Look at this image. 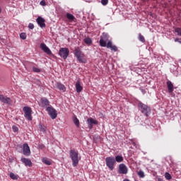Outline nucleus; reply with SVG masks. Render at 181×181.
Segmentation results:
<instances>
[{
    "label": "nucleus",
    "mask_w": 181,
    "mask_h": 181,
    "mask_svg": "<svg viewBox=\"0 0 181 181\" xmlns=\"http://www.w3.org/2000/svg\"><path fill=\"white\" fill-rule=\"evenodd\" d=\"M69 157L72 160V166L76 168L77 165H78V162H80L81 157H80V154L78 151H76V150H70L69 151Z\"/></svg>",
    "instance_id": "1"
},
{
    "label": "nucleus",
    "mask_w": 181,
    "mask_h": 181,
    "mask_svg": "<svg viewBox=\"0 0 181 181\" xmlns=\"http://www.w3.org/2000/svg\"><path fill=\"white\" fill-rule=\"evenodd\" d=\"M74 57H76L79 63H83V64L87 63L86 55L84 54V53L81 52V49L79 47L76 48L74 49Z\"/></svg>",
    "instance_id": "2"
},
{
    "label": "nucleus",
    "mask_w": 181,
    "mask_h": 181,
    "mask_svg": "<svg viewBox=\"0 0 181 181\" xmlns=\"http://www.w3.org/2000/svg\"><path fill=\"white\" fill-rule=\"evenodd\" d=\"M139 108H140V111L146 117H149V113L151 112V107L148 105L142 103V102L139 103L138 104Z\"/></svg>",
    "instance_id": "3"
},
{
    "label": "nucleus",
    "mask_w": 181,
    "mask_h": 181,
    "mask_svg": "<svg viewBox=\"0 0 181 181\" xmlns=\"http://www.w3.org/2000/svg\"><path fill=\"white\" fill-rule=\"evenodd\" d=\"M106 166L110 170H114V166H115V158L114 156L106 157L105 158Z\"/></svg>",
    "instance_id": "4"
},
{
    "label": "nucleus",
    "mask_w": 181,
    "mask_h": 181,
    "mask_svg": "<svg viewBox=\"0 0 181 181\" xmlns=\"http://www.w3.org/2000/svg\"><path fill=\"white\" fill-rule=\"evenodd\" d=\"M23 111L24 112V117L28 121H32V108L29 106H25L23 108Z\"/></svg>",
    "instance_id": "5"
},
{
    "label": "nucleus",
    "mask_w": 181,
    "mask_h": 181,
    "mask_svg": "<svg viewBox=\"0 0 181 181\" xmlns=\"http://www.w3.org/2000/svg\"><path fill=\"white\" fill-rule=\"evenodd\" d=\"M46 111L52 119H56V118H57V110H56V109H54L53 107H47Z\"/></svg>",
    "instance_id": "6"
},
{
    "label": "nucleus",
    "mask_w": 181,
    "mask_h": 181,
    "mask_svg": "<svg viewBox=\"0 0 181 181\" xmlns=\"http://www.w3.org/2000/svg\"><path fill=\"white\" fill-rule=\"evenodd\" d=\"M69 54H70V51L69 50V48L62 47L59 49V56H60V57H62L64 60H66V59L69 57Z\"/></svg>",
    "instance_id": "7"
},
{
    "label": "nucleus",
    "mask_w": 181,
    "mask_h": 181,
    "mask_svg": "<svg viewBox=\"0 0 181 181\" xmlns=\"http://www.w3.org/2000/svg\"><path fill=\"white\" fill-rule=\"evenodd\" d=\"M86 124L89 129H93L94 125H98V121L93 117H90L87 119Z\"/></svg>",
    "instance_id": "8"
},
{
    "label": "nucleus",
    "mask_w": 181,
    "mask_h": 181,
    "mask_svg": "<svg viewBox=\"0 0 181 181\" xmlns=\"http://www.w3.org/2000/svg\"><path fill=\"white\" fill-rule=\"evenodd\" d=\"M0 101L1 103H3V104H7V105H11L13 101L11 98H8V96H5L4 95L0 94Z\"/></svg>",
    "instance_id": "9"
},
{
    "label": "nucleus",
    "mask_w": 181,
    "mask_h": 181,
    "mask_svg": "<svg viewBox=\"0 0 181 181\" xmlns=\"http://www.w3.org/2000/svg\"><path fill=\"white\" fill-rule=\"evenodd\" d=\"M118 173L121 175H127V173H128V167L124 163L119 164Z\"/></svg>",
    "instance_id": "10"
},
{
    "label": "nucleus",
    "mask_w": 181,
    "mask_h": 181,
    "mask_svg": "<svg viewBox=\"0 0 181 181\" xmlns=\"http://www.w3.org/2000/svg\"><path fill=\"white\" fill-rule=\"evenodd\" d=\"M21 162L25 165V166H28V168H32L33 166V163H32V160L30 158H26L25 157H21Z\"/></svg>",
    "instance_id": "11"
},
{
    "label": "nucleus",
    "mask_w": 181,
    "mask_h": 181,
    "mask_svg": "<svg viewBox=\"0 0 181 181\" xmlns=\"http://www.w3.org/2000/svg\"><path fill=\"white\" fill-rule=\"evenodd\" d=\"M23 153L25 156H30V148L28 144L23 145Z\"/></svg>",
    "instance_id": "12"
},
{
    "label": "nucleus",
    "mask_w": 181,
    "mask_h": 181,
    "mask_svg": "<svg viewBox=\"0 0 181 181\" xmlns=\"http://www.w3.org/2000/svg\"><path fill=\"white\" fill-rule=\"evenodd\" d=\"M36 22L37 25H40V28H41L42 29H43V28H46V23H45V22H46V20H45V18L39 16L36 19Z\"/></svg>",
    "instance_id": "13"
},
{
    "label": "nucleus",
    "mask_w": 181,
    "mask_h": 181,
    "mask_svg": "<svg viewBox=\"0 0 181 181\" xmlns=\"http://www.w3.org/2000/svg\"><path fill=\"white\" fill-rule=\"evenodd\" d=\"M40 49L43 51L44 53H46L47 54L49 55L52 54V51L50 50L49 48H48L46 46V44L44 42H42L40 45Z\"/></svg>",
    "instance_id": "14"
},
{
    "label": "nucleus",
    "mask_w": 181,
    "mask_h": 181,
    "mask_svg": "<svg viewBox=\"0 0 181 181\" xmlns=\"http://www.w3.org/2000/svg\"><path fill=\"white\" fill-rule=\"evenodd\" d=\"M55 87L56 88H58V90H59V91H62V93H66V86L62 84V83L60 82H57L55 83Z\"/></svg>",
    "instance_id": "15"
},
{
    "label": "nucleus",
    "mask_w": 181,
    "mask_h": 181,
    "mask_svg": "<svg viewBox=\"0 0 181 181\" xmlns=\"http://www.w3.org/2000/svg\"><path fill=\"white\" fill-rule=\"evenodd\" d=\"M167 88H168V92L169 94H172L175 90V86H173V83H172V81H167Z\"/></svg>",
    "instance_id": "16"
},
{
    "label": "nucleus",
    "mask_w": 181,
    "mask_h": 181,
    "mask_svg": "<svg viewBox=\"0 0 181 181\" xmlns=\"http://www.w3.org/2000/svg\"><path fill=\"white\" fill-rule=\"evenodd\" d=\"M40 101H41V107L42 108H45V107H49V105H50V102H49V100H47V98H41Z\"/></svg>",
    "instance_id": "17"
},
{
    "label": "nucleus",
    "mask_w": 181,
    "mask_h": 181,
    "mask_svg": "<svg viewBox=\"0 0 181 181\" xmlns=\"http://www.w3.org/2000/svg\"><path fill=\"white\" fill-rule=\"evenodd\" d=\"M76 93H81L83 91V86H81V84L80 83V81H78L76 83L75 85Z\"/></svg>",
    "instance_id": "18"
},
{
    "label": "nucleus",
    "mask_w": 181,
    "mask_h": 181,
    "mask_svg": "<svg viewBox=\"0 0 181 181\" xmlns=\"http://www.w3.org/2000/svg\"><path fill=\"white\" fill-rule=\"evenodd\" d=\"M66 18L69 22H74V20L76 19V17L70 13H66Z\"/></svg>",
    "instance_id": "19"
},
{
    "label": "nucleus",
    "mask_w": 181,
    "mask_h": 181,
    "mask_svg": "<svg viewBox=\"0 0 181 181\" xmlns=\"http://www.w3.org/2000/svg\"><path fill=\"white\" fill-rule=\"evenodd\" d=\"M115 160V163L117 162V163H121V162L124 161V157H122L121 155L116 156Z\"/></svg>",
    "instance_id": "20"
},
{
    "label": "nucleus",
    "mask_w": 181,
    "mask_h": 181,
    "mask_svg": "<svg viewBox=\"0 0 181 181\" xmlns=\"http://www.w3.org/2000/svg\"><path fill=\"white\" fill-rule=\"evenodd\" d=\"M42 163H45V165H47L48 166H50L52 165V160H49L47 158H42Z\"/></svg>",
    "instance_id": "21"
},
{
    "label": "nucleus",
    "mask_w": 181,
    "mask_h": 181,
    "mask_svg": "<svg viewBox=\"0 0 181 181\" xmlns=\"http://www.w3.org/2000/svg\"><path fill=\"white\" fill-rule=\"evenodd\" d=\"M100 39H102V40H105L106 42H108V39H110V35H108L105 33H103V35L100 36Z\"/></svg>",
    "instance_id": "22"
},
{
    "label": "nucleus",
    "mask_w": 181,
    "mask_h": 181,
    "mask_svg": "<svg viewBox=\"0 0 181 181\" xmlns=\"http://www.w3.org/2000/svg\"><path fill=\"white\" fill-rule=\"evenodd\" d=\"M74 123L78 128L80 127V120L76 117H74L73 119Z\"/></svg>",
    "instance_id": "23"
},
{
    "label": "nucleus",
    "mask_w": 181,
    "mask_h": 181,
    "mask_svg": "<svg viewBox=\"0 0 181 181\" xmlns=\"http://www.w3.org/2000/svg\"><path fill=\"white\" fill-rule=\"evenodd\" d=\"M100 45L102 47H107V41H105L104 40H102L100 38V41H99Z\"/></svg>",
    "instance_id": "24"
},
{
    "label": "nucleus",
    "mask_w": 181,
    "mask_h": 181,
    "mask_svg": "<svg viewBox=\"0 0 181 181\" xmlns=\"http://www.w3.org/2000/svg\"><path fill=\"white\" fill-rule=\"evenodd\" d=\"M137 175L139 177H141V179H144V177H145V173L141 170L137 173Z\"/></svg>",
    "instance_id": "25"
},
{
    "label": "nucleus",
    "mask_w": 181,
    "mask_h": 181,
    "mask_svg": "<svg viewBox=\"0 0 181 181\" xmlns=\"http://www.w3.org/2000/svg\"><path fill=\"white\" fill-rule=\"evenodd\" d=\"M83 40L86 45H91V43H93V40L90 37H86Z\"/></svg>",
    "instance_id": "26"
},
{
    "label": "nucleus",
    "mask_w": 181,
    "mask_h": 181,
    "mask_svg": "<svg viewBox=\"0 0 181 181\" xmlns=\"http://www.w3.org/2000/svg\"><path fill=\"white\" fill-rule=\"evenodd\" d=\"M10 177L13 179V180H18V175H15L13 173H10Z\"/></svg>",
    "instance_id": "27"
},
{
    "label": "nucleus",
    "mask_w": 181,
    "mask_h": 181,
    "mask_svg": "<svg viewBox=\"0 0 181 181\" xmlns=\"http://www.w3.org/2000/svg\"><path fill=\"white\" fill-rule=\"evenodd\" d=\"M139 40L142 43H145V37L141 34L139 35Z\"/></svg>",
    "instance_id": "28"
},
{
    "label": "nucleus",
    "mask_w": 181,
    "mask_h": 181,
    "mask_svg": "<svg viewBox=\"0 0 181 181\" xmlns=\"http://www.w3.org/2000/svg\"><path fill=\"white\" fill-rule=\"evenodd\" d=\"M175 33H177V36H181V28H177L175 30Z\"/></svg>",
    "instance_id": "29"
},
{
    "label": "nucleus",
    "mask_w": 181,
    "mask_h": 181,
    "mask_svg": "<svg viewBox=\"0 0 181 181\" xmlns=\"http://www.w3.org/2000/svg\"><path fill=\"white\" fill-rule=\"evenodd\" d=\"M165 177L167 180H170V179H172V175H170L169 173H165Z\"/></svg>",
    "instance_id": "30"
},
{
    "label": "nucleus",
    "mask_w": 181,
    "mask_h": 181,
    "mask_svg": "<svg viewBox=\"0 0 181 181\" xmlns=\"http://www.w3.org/2000/svg\"><path fill=\"white\" fill-rule=\"evenodd\" d=\"M20 37L21 39H22L23 40H25L26 39V33H21L20 34Z\"/></svg>",
    "instance_id": "31"
},
{
    "label": "nucleus",
    "mask_w": 181,
    "mask_h": 181,
    "mask_svg": "<svg viewBox=\"0 0 181 181\" xmlns=\"http://www.w3.org/2000/svg\"><path fill=\"white\" fill-rule=\"evenodd\" d=\"M33 71H34V73H40V71H42V70H40V69L35 67V66L33 67Z\"/></svg>",
    "instance_id": "32"
},
{
    "label": "nucleus",
    "mask_w": 181,
    "mask_h": 181,
    "mask_svg": "<svg viewBox=\"0 0 181 181\" xmlns=\"http://www.w3.org/2000/svg\"><path fill=\"white\" fill-rule=\"evenodd\" d=\"M40 129L42 131V132H46V127H45L43 124H40Z\"/></svg>",
    "instance_id": "33"
},
{
    "label": "nucleus",
    "mask_w": 181,
    "mask_h": 181,
    "mask_svg": "<svg viewBox=\"0 0 181 181\" xmlns=\"http://www.w3.org/2000/svg\"><path fill=\"white\" fill-rule=\"evenodd\" d=\"M100 2L103 6L108 5V0H101Z\"/></svg>",
    "instance_id": "34"
},
{
    "label": "nucleus",
    "mask_w": 181,
    "mask_h": 181,
    "mask_svg": "<svg viewBox=\"0 0 181 181\" xmlns=\"http://www.w3.org/2000/svg\"><path fill=\"white\" fill-rule=\"evenodd\" d=\"M112 46V42L108 41L107 43H106V47L107 49H110V47Z\"/></svg>",
    "instance_id": "35"
},
{
    "label": "nucleus",
    "mask_w": 181,
    "mask_h": 181,
    "mask_svg": "<svg viewBox=\"0 0 181 181\" xmlns=\"http://www.w3.org/2000/svg\"><path fill=\"white\" fill-rule=\"evenodd\" d=\"M12 129H13V132H18L19 131V128H18V127H16V125H13L12 127Z\"/></svg>",
    "instance_id": "36"
},
{
    "label": "nucleus",
    "mask_w": 181,
    "mask_h": 181,
    "mask_svg": "<svg viewBox=\"0 0 181 181\" xmlns=\"http://www.w3.org/2000/svg\"><path fill=\"white\" fill-rule=\"evenodd\" d=\"M111 50H113V52H117L118 50V47H117V46L115 45H112L110 47Z\"/></svg>",
    "instance_id": "37"
},
{
    "label": "nucleus",
    "mask_w": 181,
    "mask_h": 181,
    "mask_svg": "<svg viewBox=\"0 0 181 181\" xmlns=\"http://www.w3.org/2000/svg\"><path fill=\"white\" fill-rule=\"evenodd\" d=\"M28 28H29L30 29H31V30H33V29H35V25H33V23H30L28 24Z\"/></svg>",
    "instance_id": "38"
},
{
    "label": "nucleus",
    "mask_w": 181,
    "mask_h": 181,
    "mask_svg": "<svg viewBox=\"0 0 181 181\" xmlns=\"http://www.w3.org/2000/svg\"><path fill=\"white\" fill-rule=\"evenodd\" d=\"M40 4V5H42V6H45V5H46V3L45 2V1H41Z\"/></svg>",
    "instance_id": "39"
},
{
    "label": "nucleus",
    "mask_w": 181,
    "mask_h": 181,
    "mask_svg": "<svg viewBox=\"0 0 181 181\" xmlns=\"http://www.w3.org/2000/svg\"><path fill=\"white\" fill-rule=\"evenodd\" d=\"M175 42H178V43H181V40L179 38H175Z\"/></svg>",
    "instance_id": "40"
},
{
    "label": "nucleus",
    "mask_w": 181,
    "mask_h": 181,
    "mask_svg": "<svg viewBox=\"0 0 181 181\" xmlns=\"http://www.w3.org/2000/svg\"><path fill=\"white\" fill-rule=\"evenodd\" d=\"M40 148L41 149H43V148H45V145H43V144L40 145Z\"/></svg>",
    "instance_id": "41"
},
{
    "label": "nucleus",
    "mask_w": 181,
    "mask_h": 181,
    "mask_svg": "<svg viewBox=\"0 0 181 181\" xmlns=\"http://www.w3.org/2000/svg\"><path fill=\"white\" fill-rule=\"evenodd\" d=\"M123 181H130V180L128 179H124Z\"/></svg>",
    "instance_id": "42"
},
{
    "label": "nucleus",
    "mask_w": 181,
    "mask_h": 181,
    "mask_svg": "<svg viewBox=\"0 0 181 181\" xmlns=\"http://www.w3.org/2000/svg\"><path fill=\"white\" fill-rule=\"evenodd\" d=\"M142 93H145V90L144 89H141Z\"/></svg>",
    "instance_id": "43"
}]
</instances>
